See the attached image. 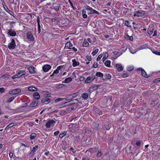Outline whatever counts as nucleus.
Returning a JSON list of instances; mask_svg holds the SVG:
<instances>
[{"label":"nucleus","mask_w":160,"mask_h":160,"mask_svg":"<svg viewBox=\"0 0 160 160\" xmlns=\"http://www.w3.org/2000/svg\"><path fill=\"white\" fill-rule=\"evenodd\" d=\"M144 15V13L143 11L142 12L139 11H137L134 12V16L137 17H142Z\"/></svg>","instance_id":"14"},{"label":"nucleus","mask_w":160,"mask_h":160,"mask_svg":"<svg viewBox=\"0 0 160 160\" xmlns=\"http://www.w3.org/2000/svg\"><path fill=\"white\" fill-rule=\"evenodd\" d=\"M79 80L81 81H83L84 80V78L83 76H81L79 78Z\"/></svg>","instance_id":"49"},{"label":"nucleus","mask_w":160,"mask_h":160,"mask_svg":"<svg viewBox=\"0 0 160 160\" xmlns=\"http://www.w3.org/2000/svg\"><path fill=\"white\" fill-rule=\"evenodd\" d=\"M160 78L156 79L154 81V83H158V82H160Z\"/></svg>","instance_id":"48"},{"label":"nucleus","mask_w":160,"mask_h":160,"mask_svg":"<svg viewBox=\"0 0 160 160\" xmlns=\"http://www.w3.org/2000/svg\"><path fill=\"white\" fill-rule=\"evenodd\" d=\"M82 96L84 100H87L88 98L89 95L87 93H83L82 94Z\"/></svg>","instance_id":"25"},{"label":"nucleus","mask_w":160,"mask_h":160,"mask_svg":"<svg viewBox=\"0 0 160 160\" xmlns=\"http://www.w3.org/2000/svg\"><path fill=\"white\" fill-rule=\"evenodd\" d=\"M7 34L13 37L16 35V33L14 30L10 29L8 30Z\"/></svg>","instance_id":"9"},{"label":"nucleus","mask_w":160,"mask_h":160,"mask_svg":"<svg viewBox=\"0 0 160 160\" xmlns=\"http://www.w3.org/2000/svg\"><path fill=\"white\" fill-rule=\"evenodd\" d=\"M89 43L87 42V39H84L83 41V43L82 44V46L83 47H86L88 46Z\"/></svg>","instance_id":"24"},{"label":"nucleus","mask_w":160,"mask_h":160,"mask_svg":"<svg viewBox=\"0 0 160 160\" xmlns=\"http://www.w3.org/2000/svg\"><path fill=\"white\" fill-rule=\"evenodd\" d=\"M16 72L20 77L26 73L25 71L23 70H18Z\"/></svg>","instance_id":"17"},{"label":"nucleus","mask_w":160,"mask_h":160,"mask_svg":"<svg viewBox=\"0 0 160 160\" xmlns=\"http://www.w3.org/2000/svg\"><path fill=\"white\" fill-rule=\"evenodd\" d=\"M141 144V142L140 141H138L136 143V145L137 146H139Z\"/></svg>","instance_id":"59"},{"label":"nucleus","mask_w":160,"mask_h":160,"mask_svg":"<svg viewBox=\"0 0 160 160\" xmlns=\"http://www.w3.org/2000/svg\"><path fill=\"white\" fill-rule=\"evenodd\" d=\"M16 46L15 40L12 39L11 42L8 44V48L10 49H14Z\"/></svg>","instance_id":"4"},{"label":"nucleus","mask_w":160,"mask_h":160,"mask_svg":"<svg viewBox=\"0 0 160 160\" xmlns=\"http://www.w3.org/2000/svg\"><path fill=\"white\" fill-rule=\"evenodd\" d=\"M76 129V125L74 124L71 123L69 126V130L72 132L75 131Z\"/></svg>","instance_id":"10"},{"label":"nucleus","mask_w":160,"mask_h":160,"mask_svg":"<svg viewBox=\"0 0 160 160\" xmlns=\"http://www.w3.org/2000/svg\"><path fill=\"white\" fill-rule=\"evenodd\" d=\"M110 64L111 62L108 60L106 61L104 63L105 65L108 67H110Z\"/></svg>","instance_id":"28"},{"label":"nucleus","mask_w":160,"mask_h":160,"mask_svg":"<svg viewBox=\"0 0 160 160\" xmlns=\"http://www.w3.org/2000/svg\"><path fill=\"white\" fill-rule=\"evenodd\" d=\"M105 76L107 79H109L111 78V75L108 73H107L105 74Z\"/></svg>","instance_id":"40"},{"label":"nucleus","mask_w":160,"mask_h":160,"mask_svg":"<svg viewBox=\"0 0 160 160\" xmlns=\"http://www.w3.org/2000/svg\"><path fill=\"white\" fill-rule=\"evenodd\" d=\"M86 10L88 11V14H99V12L96 10L93 9L92 8L89 6H87L86 7Z\"/></svg>","instance_id":"2"},{"label":"nucleus","mask_w":160,"mask_h":160,"mask_svg":"<svg viewBox=\"0 0 160 160\" xmlns=\"http://www.w3.org/2000/svg\"><path fill=\"white\" fill-rule=\"evenodd\" d=\"M36 136V134L35 133H32L30 136V138L32 140L35 138Z\"/></svg>","instance_id":"33"},{"label":"nucleus","mask_w":160,"mask_h":160,"mask_svg":"<svg viewBox=\"0 0 160 160\" xmlns=\"http://www.w3.org/2000/svg\"><path fill=\"white\" fill-rule=\"evenodd\" d=\"M21 92V90L20 89H15L10 90L9 93L10 94L13 95L18 94L20 92Z\"/></svg>","instance_id":"6"},{"label":"nucleus","mask_w":160,"mask_h":160,"mask_svg":"<svg viewBox=\"0 0 160 160\" xmlns=\"http://www.w3.org/2000/svg\"><path fill=\"white\" fill-rule=\"evenodd\" d=\"M82 16L84 18H86L87 17V15L86 14V11L83 10L82 11Z\"/></svg>","instance_id":"30"},{"label":"nucleus","mask_w":160,"mask_h":160,"mask_svg":"<svg viewBox=\"0 0 160 160\" xmlns=\"http://www.w3.org/2000/svg\"><path fill=\"white\" fill-rule=\"evenodd\" d=\"M153 32V29H149V30H148V33L149 34L151 35L152 33Z\"/></svg>","instance_id":"46"},{"label":"nucleus","mask_w":160,"mask_h":160,"mask_svg":"<svg viewBox=\"0 0 160 160\" xmlns=\"http://www.w3.org/2000/svg\"><path fill=\"white\" fill-rule=\"evenodd\" d=\"M27 105V103H25L24 104H23V105H22L21 107V108H23V107H24L26 106Z\"/></svg>","instance_id":"62"},{"label":"nucleus","mask_w":160,"mask_h":160,"mask_svg":"<svg viewBox=\"0 0 160 160\" xmlns=\"http://www.w3.org/2000/svg\"><path fill=\"white\" fill-rule=\"evenodd\" d=\"M42 102L44 104H47L51 102L50 99L48 97H45L42 100Z\"/></svg>","instance_id":"12"},{"label":"nucleus","mask_w":160,"mask_h":160,"mask_svg":"<svg viewBox=\"0 0 160 160\" xmlns=\"http://www.w3.org/2000/svg\"><path fill=\"white\" fill-rule=\"evenodd\" d=\"M87 58L89 61L91 60L92 59V58H91V56H87Z\"/></svg>","instance_id":"52"},{"label":"nucleus","mask_w":160,"mask_h":160,"mask_svg":"<svg viewBox=\"0 0 160 160\" xmlns=\"http://www.w3.org/2000/svg\"><path fill=\"white\" fill-rule=\"evenodd\" d=\"M38 103V101L36 100H33L32 103H31L30 104V107H34V106H36Z\"/></svg>","instance_id":"21"},{"label":"nucleus","mask_w":160,"mask_h":160,"mask_svg":"<svg viewBox=\"0 0 160 160\" xmlns=\"http://www.w3.org/2000/svg\"><path fill=\"white\" fill-rule=\"evenodd\" d=\"M14 98L13 97H11L8 99L7 101L8 102H12L14 99Z\"/></svg>","instance_id":"47"},{"label":"nucleus","mask_w":160,"mask_h":160,"mask_svg":"<svg viewBox=\"0 0 160 160\" xmlns=\"http://www.w3.org/2000/svg\"><path fill=\"white\" fill-rule=\"evenodd\" d=\"M116 67L118 71L120 72L123 70V67L121 64H116Z\"/></svg>","instance_id":"13"},{"label":"nucleus","mask_w":160,"mask_h":160,"mask_svg":"<svg viewBox=\"0 0 160 160\" xmlns=\"http://www.w3.org/2000/svg\"><path fill=\"white\" fill-rule=\"evenodd\" d=\"M72 80V78L71 77H69L65 79L64 80V82L66 83H68L71 82Z\"/></svg>","instance_id":"29"},{"label":"nucleus","mask_w":160,"mask_h":160,"mask_svg":"<svg viewBox=\"0 0 160 160\" xmlns=\"http://www.w3.org/2000/svg\"><path fill=\"white\" fill-rule=\"evenodd\" d=\"M125 25L128 27H131V25L130 24L129 22L128 21H125Z\"/></svg>","instance_id":"41"},{"label":"nucleus","mask_w":160,"mask_h":160,"mask_svg":"<svg viewBox=\"0 0 160 160\" xmlns=\"http://www.w3.org/2000/svg\"><path fill=\"white\" fill-rule=\"evenodd\" d=\"M101 155V150H99L97 155V157H100Z\"/></svg>","instance_id":"42"},{"label":"nucleus","mask_w":160,"mask_h":160,"mask_svg":"<svg viewBox=\"0 0 160 160\" xmlns=\"http://www.w3.org/2000/svg\"><path fill=\"white\" fill-rule=\"evenodd\" d=\"M35 152L32 151H31V152L29 154L30 157H32L34 154Z\"/></svg>","instance_id":"53"},{"label":"nucleus","mask_w":160,"mask_h":160,"mask_svg":"<svg viewBox=\"0 0 160 160\" xmlns=\"http://www.w3.org/2000/svg\"><path fill=\"white\" fill-rule=\"evenodd\" d=\"M72 49L74 51H75V52H76L78 50L75 47H73L72 48Z\"/></svg>","instance_id":"63"},{"label":"nucleus","mask_w":160,"mask_h":160,"mask_svg":"<svg viewBox=\"0 0 160 160\" xmlns=\"http://www.w3.org/2000/svg\"><path fill=\"white\" fill-rule=\"evenodd\" d=\"M153 53L156 55L160 56V52H159L155 51Z\"/></svg>","instance_id":"58"},{"label":"nucleus","mask_w":160,"mask_h":160,"mask_svg":"<svg viewBox=\"0 0 160 160\" xmlns=\"http://www.w3.org/2000/svg\"><path fill=\"white\" fill-rule=\"evenodd\" d=\"M27 38L29 41H33L34 40V38L31 32H28L26 34Z\"/></svg>","instance_id":"7"},{"label":"nucleus","mask_w":160,"mask_h":160,"mask_svg":"<svg viewBox=\"0 0 160 160\" xmlns=\"http://www.w3.org/2000/svg\"><path fill=\"white\" fill-rule=\"evenodd\" d=\"M72 66L73 67H75L79 65V62H77L75 59H72Z\"/></svg>","instance_id":"20"},{"label":"nucleus","mask_w":160,"mask_h":160,"mask_svg":"<svg viewBox=\"0 0 160 160\" xmlns=\"http://www.w3.org/2000/svg\"><path fill=\"white\" fill-rule=\"evenodd\" d=\"M87 42L88 41V42L90 43H91L92 42V40L89 38H88L87 39Z\"/></svg>","instance_id":"60"},{"label":"nucleus","mask_w":160,"mask_h":160,"mask_svg":"<svg viewBox=\"0 0 160 160\" xmlns=\"http://www.w3.org/2000/svg\"><path fill=\"white\" fill-rule=\"evenodd\" d=\"M94 79V78L93 76H89L85 80V82L86 83H90L93 81Z\"/></svg>","instance_id":"11"},{"label":"nucleus","mask_w":160,"mask_h":160,"mask_svg":"<svg viewBox=\"0 0 160 160\" xmlns=\"http://www.w3.org/2000/svg\"><path fill=\"white\" fill-rule=\"evenodd\" d=\"M61 66L62 67V66L58 67L54 71L52 74H58L59 72V71L61 68Z\"/></svg>","instance_id":"27"},{"label":"nucleus","mask_w":160,"mask_h":160,"mask_svg":"<svg viewBox=\"0 0 160 160\" xmlns=\"http://www.w3.org/2000/svg\"><path fill=\"white\" fill-rule=\"evenodd\" d=\"M34 97L37 100L39 99L40 96L39 94L37 92H34L33 94Z\"/></svg>","instance_id":"22"},{"label":"nucleus","mask_w":160,"mask_h":160,"mask_svg":"<svg viewBox=\"0 0 160 160\" xmlns=\"http://www.w3.org/2000/svg\"><path fill=\"white\" fill-rule=\"evenodd\" d=\"M149 46L147 44H144L140 46L138 48L136 49V50L133 51L132 49H130V52L132 54H134L138 50H141L143 49H146L148 48H149Z\"/></svg>","instance_id":"1"},{"label":"nucleus","mask_w":160,"mask_h":160,"mask_svg":"<svg viewBox=\"0 0 160 160\" xmlns=\"http://www.w3.org/2000/svg\"><path fill=\"white\" fill-rule=\"evenodd\" d=\"M70 95L72 96L71 98H72V100L74 98L76 97L75 94L74 93L71 94Z\"/></svg>","instance_id":"54"},{"label":"nucleus","mask_w":160,"mask_h":160,"mask_svg":"<svg viewBox=\"0 0 160 160\" xmlns=\"http://www.w3.org/2000/svg\"><path fill=\"white\" fill-rule=\"evenodd\" d=\"M124 38L128 40H129L131 41H132L133 40V38L132 36H129L127 34L125 35Z\"/></svg>","instance_id":"18"},{"label":"nucleus","mask_w":160,"mask_h":160,"mask_svg":"<svg viewBox=\"0 0 160 160\" xmlns=\"http://www.w3.org/2000/svg\"><path fill=\"white\" fill-rule=\"evenodd\" d=\"M3 8L6 12H8L10 14H11L12 16L14 15V13L12 11L10 10L6 6L5 7L4 5H3Z\"/></svg>","instance_id":"19"},{"label":"nucleus","mask_w":160,"mask_h":160,"mask_svg":"<svg viewBox=\"0 0 160 160\" xmlns=\"http://www.w3.org/2000/svg\"><path fill=\"white\" fill-rule=\"evenodd\" d=\"M38 145H36L32 148V151L35 152L36 151V150L38 149Z\"/></svg>","instance_id":"35"},{"label":"nucleus","mask_w":160,"mask_h":160,"mask_svg":"<svg viewBox=\"0 0 160 160\" xmlns=\"http://www.w3.org/2000/svg\"><path fill=\"white\" fill-rule=\"evenodd\" d=\"M137 70L141 72L142 75L144 77L147 78L149 77V75L147 74L146 72L142 68H138L137 69Z\"/></svg>","instance_id":"8"},{"label":"nucleus","mask_w":160,"mask_h":160,"mask_svg":"<svg viewBox=\"0 0 160 160\" xmlns=\"http://www.w3.org/2000/svg\"><path fill=\"white\" fill-rule=\"evenodd\" d=\"M71 96L70 94L67 96L65 97V99L66 101H69L68 102H66L64 103V104H68V105L71 104H72V103H71V102L73 101L72 99V98H71Z\"/></svg>","instance_id":"5"},{"label":"nucleus","mask_w":160,"mask_h":160,"mask_svg":"<svg viewBox=\"0 0 160 160\" xmlns=\"http://www.w3.org/2000/svg\"><path fill=\"white\" fill-rule=\"evenodd\" d=\"M102 57V55L101 54L99 55L97 58L96 60L97 61H99Z\"/></svg>","instance_id":"45"},{"label":"nucleus","mask_w":160,"mask_h":160,"mask_svg":"<svg viewBox=\"0 0 160 160\" xmlns=\"http://www.w3.org/2000/svg\"><path fill=\"white\" fill-rule=\"evenodd\" d=\"M5 91V89L3 88H0V92L1 93H3Z\"/></svg>","instance_id":"51"},{"label":"nucleus","mask_w":160,"mask_h":160,"mask_svg":"<svg viewBox=\"0 0 160 160\" xmlns=\"http://www.w3.org/2000/svg\"><path fill=\"white\" fill-rule=\"evenodd\" d=\"M4 111L1 109L0 108V115L4 113Z\"/></svg>","instance_id":"61"},{"label":"nucleus","mask_w":160,"mask_h":160,"mask_svg":"<svg viewBox=\"0 0 160 160\" xmlns=\"http://www.w3.org/2000/svg\"><path fill=\"white\" fill-rule=\"evenodd\" d=\"M55 122V121L52 119H50L47 121L45 125L47 128H50L51 127L54 126Z\"/></svg>","instance_id":"3"},{"label":"nucleus","mask_w":160,"mask_h":160,"mask_svg":"<svg viewBox=\"0 0 160 160\" xmlns=\"http://www.w3.org/2000/svg\"><path fill=\"white\" fill-rule=\"evenodd\" d=\"M28 90L31 91H35L37 90V89L36 88L32 86L29 87L28 88Z\"/></svg>","instance_id":"23"},{"label":"nucleus","mask_w":160,"mask_h":160,"mask_svg":"<svg viewBox=\"0 0 160 160\" xmlns=\"http://www.w3.org/2000/svg\"><path fill=\"white\" fill-rule=\"evenodd\" d=\"M93 87H90L89 89V92H92L93 90Z\"/></svg>","instance_id":"64"},{"label":"nucleus","mask_w":160,"mask_h":160,"mask_svg":"<svg viewBox=\"0 0 160 160\" xmlns=\"http://www.w3.org/2000/svg\"><path fill=\"white\" fill-rule=\"evenodd\" d=\"M59 132V131H57L56 132H55L54 133V134L55 136H57L58 135Z\"/></svg>","instance_id":"55"},{"label":"nucleus","mask_w":160,"mask_h":160,"mask_svg":"<svg viewBox=\"0 0 160 160\" xmlns=\"http://www.w3.org/2000/svg\"><path fill=\"white\" fill-rule=\"evenodd\" d=\"M19 77H20L18 75L17 73L16 72V74L15 75H14L12 76V79H15V78H19Z\"/></svg>","instance_id":"43"},{"label":"nucleus","mask_w":160,"mask_h":160,"mask_svg":"<svg viewBox=\"0 0 160 160\" xmlns=\"http://www.w3.org/2000/svg\"><path fill=\"white\" fill-rule=\"evenodd\" d=\"M93 67L94 68H97L98 67V64L97 63H94L93 65Z\"/></svg>","instance_id":"57"},{"label":"nucleus","mask_w":160,"mask_h":160,"mask_svg":"<svg viewBox=\"0 0 160 160\" xmlns=\"http://www.w3.org/2000/svg\"><path fill=\"white\" fill-rule=\"evenodd\" d=\"M72 46V43L70 42H68L65 44V47L68 48H71V47Z\"/></svg>","instance_id":"26"},{"label":"nucleus","mask_w":160,"mask_h":160,"mask_svg":"<svg viewBox=\"0 0 160 160\" xmlns=\"http://www.w3.org/2000/svg\"><path fill=\"white\" fill-rule=\"evenodd\" d=\"M99 51V49H95L94 51L92 52V55L94 56L96 54L97 52H98Z\"/></svg>","instance_id":"36"},{"label":"nucleus","mask_w":160,"mask_h":160,"mask_svg":"<svg viewBox=\"0 0 160 160\" xmlns=\"http://www.w3.org/2000/svg\"><path fill=\"white\" fill-rule=\"evenodd\" d=\"M28 69L29 72L31 74L34 73L35 72L36 68L33 66H30L28 68Z\"/></svg>","instance_id":"16"},{"label":"nucleus","mask_w":160,"mask_h":160,"mask_svg":"<svg viewBox=\"0 0 160 160\" xmlns=\"http://www.w3.org/2000/svg\"><path fill=\"white\" fill-rule=\"evenodd\" d=\"M108 56V54L107 53H105V57H103L102 58V60L104 61L106 60Z\"/></svg>","instance_id":"44"},{"label":"nucleus","mask_w":160,"mask_h":160,"mask_svg":"<svg viewBox=\"0 0 160 160\" xmlns=\"http://www.w3.org/2000/svg\"><path fill=\"white\" fill-rule=\"evenodd\" d=\"M121 75L123 78H125L128 77V74L127 73L125 72L122 73Z\"/></svg>","instance_id":"38"},{"label":"nucleus","mask_w":160,"mask_h":160,"mask_svg":"<svg viewBox=\"0 0 160 160\" xmlns=\"http://www.w3.org/2000/svg\"><path fill=\"white\" fill-rule=\"evenodd\" d=\"M51 68L49 65H46L43 67V70L44 72H48Z\"/></svg>","instance_id":"15"},{"label":"nucleus","mask_w":160,"mask_h":160,"mask_svg":"<svg viewBox=\"0 0 160 160\" xmlns=\"http://www.w3.org/2000/svg\"><path fill=\"white\" fill-rule=\"evenodd\" d=\"M134 68V67L132 65H129L127 67V70L128 71H131Z\"/></svg>","instance_id":"31"},{"label":"nucleus","mask_w":160,"mask_h":160,"mask_svg":"<svg viewBox=\"0 0 160 160\" xmlns=\"http://www.w3.org/2000/svg\"><path fill=\"white\" fill-rule=\"evenodd\" d=\"M96 76L98 77H103V74L100 72H97Z\"/></svg>","instance_id":"37"},{"label":"nucleus","mask_w":160,"mask_h":160,"mask_svg":"<svg viewBox=\"0 0 160 160\" xmlns=\"http://www.w3.org/2000/svg\"><path fill=\"white\" fill-rule=\"evenodd\" d=\"M9 156L10 158H12L13 156V153L12 152H10L9 153Z\"/></svg>","instance_id":"56"},{"label":"nucleus","mask_w":160,"mask_h":160,"mask_svg":"<svg viewBox=\"0 0 160 160\" xmlns=\"http://www.w3.org/2000/svg\"><path fill=\"white\" fill-rule=\"evenodd\" d=\"M64 98H58L57 99H56L55 100V102L56 103L58 102H60L61 101H62L63 100Z\"/></svg>","instance_id":"39"},{"label":"nucleus","mask_w":160,"mask_h":160,"mask_svg":"<svg viewBox=\"0 0 160 160\" xmlns=\"http://www.w3.org/2000/svg\"><path fill=\"white\" fill-rule=\"evenodd\" d=\"M54 8L56 11H58L59 9V7L58 6H54Z\"/></svg>","instance_id":"50"},{"label":"nucleus","mask_w":160,"mask_h":160,"mask_svg":"<svg viewBox=\"0 0 160 160\" xmlns=\"http://www.w3.org/2000/svg\"><path fill=\"white\" fill-rule=\"evenodd\" d=\"M67 134V132H64L61 133L59 135V137L60 138H62L64 137Z\"/></svg>","instance_id":"34"},{"label":"nucleus","mask_w":160,"mask_h":160,"mask_svg":"<svg viewBox=\"0 0 160 160\" xmlns=\"http://www.w3.org/2000/svg\"><path fill=\"white\" fill-rule=\"evenodd\" d=\"M15 125V123H11L8 125L6 128L5 129H7L8 128H9L12 127L14 126Z\"/></svg>","instance_id":"32"}]
</instances>
